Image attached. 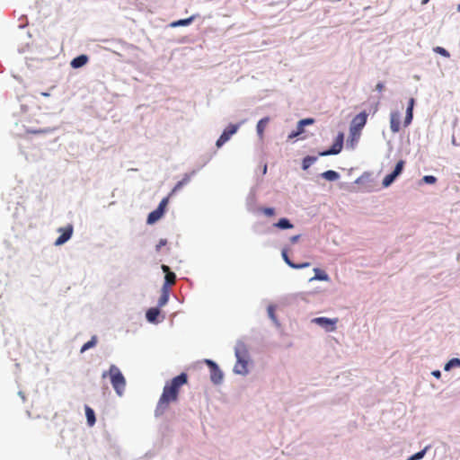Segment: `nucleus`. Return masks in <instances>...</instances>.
I'll list each match as a JSON object with an SVG mask.
<instances>
[{
    "label": "nucleus",
    "instance_id": "f257e3e1",
    "mask_svg": "<svg viewBox=\"0 0 460 460\" xmlns=\"http://www.w3.org/2000/svg\"><path fill=\"white\" fill-rule=\"evenodd\" d=\"M187 383L188 375L185 372L180 373L165 383L154 411L155 419L163 417L169 410L170 403L178 401L181 387Z\"/></svg>",
    "mask_w": 460,
    "mask_h": 460
},
{
    "label": "nucleus",
    "instance_id": "f03ea898",
    "mask_svg": "<svg viewBox=\"0 0 460 460\" xmlns=\"http://www.w3.org/2000/svg\"><path fill=\"white\" fill-rule=\"evenodd\" d=\"M344 146V133L340 131L335 137L332 146L318 152V155H305L301 162V169L307 171L317 160L318 156H328L339 155Z\"/></svg>",
    "mask_w": 460,
    "mask_h": 460
},
{
    "label": "nucleus",
    "instance_id": "7ed1b4c3",
    "mask_svg": "<svg viewBox=\"0 0 460 460\" xmlns=\"http://www.w3.org/2000/svg\"><path fill=\"white\" fill-rule=\"evenodd\" d=\"M368 113L367 111H362L357 114L351 120L349 125V134L346 141V147L348 149H354L358 143L361 131L367 121Z\"/></svg>",
    "mask_w": 460,
    "mask_h": 460
},
{
    "label": "nucleus",
    "instance_id": "20e7f679",
    "mask_svg": "<svg viewBox=\"0 0 460 460\" xmlns=\"http://www.w3.org/2000/svg\"><path fill=\"white\" fill-rule=\"evenodd\" d=\"M234 356L236 358V362L233 369L234 373L241 376L248 375L250 354L247 346L243 341H237L234 347Z\"/></svg>",
    "mask_w": 460,
    "mask_h": 460
},
{
    "label": "nucleus",
    "instance_id": "39448f33",
    "mask_svg": "<svg viewBox=\"0 0 460 460\" xmlns=\"http://www.w3.org/2000/svg\"><path fill=\"white\" fill-rule=\"evenodd\" d=\"M110 376L111 384L118 396H122L126 388V378L120 369L114 364L110 366L108 371H103L102 377Z\"/></svg>",
    "mask_w": 460,
    "mask_h": 460
},
{
    "label": "nucleus",
    "instance_id": "423d86ee",
    "mask_svg": "<svg viewBox=\"0 0 460 460\" xmlns=\"http://www.w3.org/2000/svg\"><path fill=\"white\" fill-rule=\"evenodd\" d=\"M179 415L180 413L173 410L164 416L157 429L158 434L163 439L173 432L174 425L179 420Z\"/></svg>",
    "mask_w": 460,
    "mask_h": 460
},
{
    "label": "nucleus",
    "instance_id": "0eeeda50",
    "mask_svg": "<svg viewBox=\"0 0 460 460\" xmlns=\"http://www.w3.org/2000/svg\"><path fill=\"white\" fill-rule=\"evenodd\" d=\"M204 363L209 369L211 383L215 385H221L224 381L225 375L218 364L210 358H205Z\"/></svg>",
    "mask_w": 460,
    "mask_h": 460
},
{
    "label": "nucleus",
    "instance_id": "6e6552de",
    "mask_svg": "<svg viewBox=\"0 0 460 460\" xmlns=\"http://www.w3.org/2000/svg\"><path fill=\"white\" fill-rule=\"evenodd\" d=\"M405 166V161L400 159L394 165L393 171L386 174L382 181V185L384 188L390 187L397 178L402 173Z\"/></svg>",
    "mask_w": 460,
    "mask_h": 460
},
{
    "label": "nucleus",
    "instance_id": "1a4fd4ad",
    "mask_svg": "<svg viewBox=\"0 0 460 460\" xmlns=\"http://www.w3.org/2000/svg\"><path fill=\"white\" fill-rule=\"evenodd\" d=\"M243 122L236 124L230 123L226 128H224L223 132L216 141V146L217 148L222 147L227 141H229L233 135H234Z\"/></svg>",
    "mask_w": 460,
    "mask_h": 460
},
{
    "label": "nucleus",
    "instance_id": "9d476101",
    "mask_svg": "<svg viewBox=\"0 0 460 460\" xmlns=\"http://www.w3.org/2000/svg\"><path fill=\"white\" fill-rule=\"evenodd\" d=\"M257 191H258V188L257 186H252L251 189H250V191L245 199V208H246V210L249 212V213H252V214H258V209H259V207L256 206L257 204Z\"/></svg>",
    "mask_w": 460,
    "mask_h": 460
},
{
    "label": "nucleus",
    "instance_id": "9b49d317",
    "mask_svg": "<svg viewBox=\"0 0 460 460\" xmlns=\"http://www.w3.org/2000/svg\"><path fill=\"white\" fill-rule=\"evenodd\" d=\"M337 322V318H329L325 316L315 317L312 320V323L322 327L327 332H331L336 330Z\"/></svg>",
    "mask_w": 460,
    "mask_h": 460
},
{
    "label": "nucleus",
    "instance_id": "f8f14e48",
    "mask_svg": "<svg viewBox=\"0 0 460 460\" xmlns=\"http://www.w3.org/2000/svg\"><path fill=\"white\" fill-rule=\"evenodd\" d=\"M58 231L60 233V234L55 240L54 245L61 246L71 239L74 233V226L72 224H67L64 227H59Z\"/></svg>",
    "mask_w": 460,
    "mask_h": 460
},
{
    "label": "nucleus",
    "instance_id": "ddd939ff",
    "mask_svg": "<svg viewBox=\"0 0 460 460\" xmlns=\"http://www.w3.org/2000/svg\"><path fill=\"white\" fill-rule=\"evenodd\" d=\"M171 287H172V281L169 279L168 277H164V283L161 288V296L157 302V307L161 308L164 306L170 298V292H171Z\"/></svg>",
    "mask_w": 460,
    "mask_h": 460
},
{
    "label": "nucleus",
    "instance_id": "4468645a",
    "mask_svg": "<svg viewBox=\"0 0 460 460\" xmlns=\"http://www.w3.org/2000/svg\"><path fill=\"white\" fill-rule=\"evenodd\" d=\"M281 257H282L283 261H285V263L288 267H290L291 269H294V270H302V269H305V268H308L311 266V262H309V261H303V262H299V263L294 262L288 255V247H284L282 249Z\"/></svg>",
    "mask_w": 460,
    "mask_h": 460
},
{
    "label": "nucleus",
    "instance_id": "2eb2a0df",
    "mask_svg": "<svg viewBox=\"0 0 460 460\" xmlns=\"http://www.w3.org/2000/svg\"><path fill=\"white\" fill-rule=\"evenodd\" d=\"M390 128L393 133H398L401 129V113L399 111H392L390 113Z\"/></svg>",
    "mask_w": 460,
    "mask_h": 460
},
{
    "label": "nucleus",
    "instance_id": "dca6fc26",
    "mask_svg": "<svg viewBox=\"0 0 460 460\" xmlns=\"http://www.w3.org/2000/svg\"><path fill=\"white\" fill-rule=\"evenodd\" d=\"M415 103H416V102H415L414 98L411 97L409 99L407 107H406L405 117H404V120H403V126L405 128L410 126L413 120V110H414Z\"/></svg>",
    "mask_w": 460,
    "mask_h": 460
},
{
    "label": "nucleus",
    "instance_id": "f3484780",
    "mask_svg": "<svg viewBox=\"0 0 460 460\" xmlns=\"http://www.w3.org/2000/svg\"><path fill=\"white\" fill-rule=\"evenodd\" d=\"M161 313V308L155 306L150 307L146 312V319L148 323L157 324L161 322L159 319V315Z\"/></svg>",
    "mask_w": 460,
    "mask_h": 460
},
{
    "label": "nucleus",
    "instance_id": "a211bd4d",
    "mask_svg": "<svg viewBox=\"0 0 460 460\" xmlns=\"http://www.w3.org/2000/svg\"><path fill=\"white\" fill-rule=\"evenodd\" d=\"M197 172V170H193L190 172H187L183 175V178L179 181L174 187L172 188V191L170 192L169 196L173 195L175 192L180 190L183 186L188 184L191 179L192 176H194Z\"/></svg>",
    "mask_w": 460,
    "mask_h": 460
},
{
    "label": "nucleus",
    "instance_id": "6ab92c4d",
    "mask_svg": "<svg viewBox=\"0 0 460 460\" xmlns=\"http://www.w3.org/2000/svg\"><path fill=\"white\" fill-rule=\"evenodd\" d=\"M197 17H199V13H194L190 17L179 19L176 21L172 22L169 26L171 28H176V27H185L190 25Z\"/></svg>",
    "mask_w": 460,
    "mask_h": 460
},
{
    "label": "nucleus",
    "instance_id": "aec40b11",
    "mask_svg": "<svg viewBox=\"0 0 460 460\" xmlns=\"http://www.w3.org/2000/svg\"><path fill=\"white\" fill-rule=\"evenodd\" d=\"M89 62V57L86 54H80L75 57L71 62L70 66L74 69H78L84 66Z\"/></svg>",
    "mask_w": 460,
    "mask_h": 460
},
{
    "label": "nucleus",
    "instance_id": "412c9836",
    "mask_svg": "<svg viewBox=\"0 0 460 460\" xmlns=\"http://www.w3.org/2000/svg\"><path fill=\"white\" fill-rule=\"evenodd\" d=\"M59 128L58 127H47L43 128H26L25 132L27 134H34V135H48L54 133Z\"/></svg>",
    "mask_w": 460,
    "mask_h": 460
},
{
    "label": "nucleus",
    "instance_id": "4be33fe9",
    "mask_svg": "<svg viewBox=\"0 0 460 460\" xmlns=\"http://www.w3.org/2000/svg\"><path fill=\"white\" fill-rule=\"evenodd\" d=\"M314 276L309 279V282L317 281H329L330 277L324 270L320 268H314Z\"/></svg>",
    "mask_w": 460,
    "mask_h": 460
},
{
    "label": "nucleus",
    "instance_id": "5701e85b",
    "mask_svg": "<svg viewBox=\"0 0 460 460\" xmlns=\"http://www.w3.org/2000/svg\"><path fill=\"white\" fill-rule=\"evenodd\" d=\"M270 122V117L266 116L261 118L256 125V132L258 137L262 139L264 136V130L267 127L268 123Z\"/></svg>",
    "mask_w": 460,
    "mask_h": 460
},
{
    "label": "nucleus",
    "instance_id": "b1692460",
    "mask_svg": "<svg viewBox=\"0 0 460 460\" xmlns=\"http://www.w3.org/2000/svg\"><path fill=\"white\" fill-rule=\"evenodd\" d=\"M164 214L163 212L157 210L156 208L153 211L149 212L146 217V224L151 226L159 221Z\"/></svg>",
    "mask_w": 460,
    "mask_h": 460
},
{
    "label": "nucleus",
    "instance_id": "393cba45",
    "mask_svg": "<svg viewBox=\"0 0 460 460\" xmlns=\"http://www.w3.org/2000/svg\"><path fill=\"white\" fill-rule=\"evenodd\" d=\"M319 176L322 179H324L325 181H335L341 178V174L334 170H327V171L320 173Z\"/></svg>",
    "mask_w": 460,
    "mask_h": 460
},
{
    "label": "nucleus",
    "instance_id": "a878e982",
    "mask_svg": "<svg viewBox=\"0 0 460 460\" xmlns=\"http://www.w3.org/2000/svg\"><path fill=\"white\" fill-rule=\"evenodd\" d=\"M273 226L280 230H288L294 227L293 223L288 217L279 218Z\"/></svg>",
    "mask_w": 460,
    "mask_h": 460
},
{
    "label": "nucleus",
    "instance_id": "bb28decb",
    "mask_svg": "<svg viewBox=\"0 0 460 460\" xmlns=\"http://www.w3.org/2000/svg\"><path fill=\"white\" fill-rule=\"evenodd\" d=\"M85 417L87 425L93 427L96 422V416L94 411L88 405H85Z\"/></svg>",
    "mask_w": 460,
    "mask_h": 460
},
{
    "label": "nucleus",
    "instance_id": "cd10ccee",
    "mask_svg": "<svg viewBox=\"0 0 460 460\" xmlns=\"http://www.w3.org/2000/svg\"><path fill=\"white\" fill-rule=\"evenodd\" d=\"M314 118H305V119H301L297 121L296 123V128L301 131V134H303L305 132V127L307 126H310V125H313L314 123Z\"/></svg>",
    "mask_w": 460,
    "mask_h": 460
},
{
    "label": "nucleus",
    "instance_id": "c85d7f7f",
    "mask_svg": "<svg viewBox=\"0 0 460 460\" xmlns=\"http://www.w3.org/2000/svg\"><path fill=\"white\" fill-rule=\"evenodd\" d=\"M97 342H98V337L96 335H93L88 341H86L85 343L83 344V346L80 349V352L84 353V352L89 350L90 349L94 348L96 346Z\"/></svg>",
    "mask_w": 460,
    "mask_h": 460
},
{
    "label": "nucleus",
    "instance_id": "c756f323",
    "mask_svg": "<svg viewBox=\"0 0 460 460\" xmlns=\"http://www.w3.org/2000/svg\"><path fill=\"white\" fill-rule=\"evenodd\" d=\"M455 367H460V358H452L444 365V371L448 372Z\"/></svg>",
    "mask_w": 460,
    "mask_h": 460
},
{
    "label": "nucleus",
    "instance_id": "7c9ffc66",
    "mask_svg": "<svg viewBox=\"0 0 460 460\" xmlns=\"http://www.w3.org/2000/svg\"><path fill=\"white\" fill-rule=\"evenodd\" d=\"M430 447H431L430 445L426 446L423 449L410 456L406 460H420V459H422Z\"/></svg>",
    "mask_w": 460,
    "mask_h": 460
},
{
    "label": "nucleus",
    "instance_id": "2f4dec72",
    "mask_svg": "<svg viewBox=\"0 0 460 460\" xmlns=\"http://www.w3.org/2000/svg\"><path fill=\"white\" fill-rule=\"evenodd\" d=\"M276 305H270L267 307L268 316L269 318L277 325L279 326V322L278 320V317L276 315Z\"/></svg>",
    "mask_w": 460,
    "mask_h": 460
},
{
    "label": "nucleus",
    "instance_id": "473e14b6",
    "mask_svg": "<svg viewBox=\"0 0 460 460\" xmlns=\"http://www.w3.org/2000/svg\"><path fill=\"white\" fill-rule=\"evenodd\" d=\"M371 177H372V172H364L359 177H358L355 181L353 182L354 184H358V185H361L365 182H367V181H371Z\"/></svg>",
    "mask_w": 460,
    "mask_h": 460
},
{
    "label": "nucleus",
    "instance_id": "72a5a7b5",
    "mask_svg": "<svg viewBox=\"0 0 460 460\" xmlns=\"http://www.w3.org/2000/svg\"><path fill=\"white\" fill-rule=\"evenodd\" d=\"M114 44V47L120 50H128L129 49H135L136 47L132 44H128L126 41H123L121 40H118L116 41H112Z\"/></svg>",
    "mask_w": 460,
    "mask_h": 460
},
{
    "label": "nucleus",
    "instance_id": "f704fd0d",
    "mask_svg": "<svg viewBox=\"0 0 460 460\" xmlns=\"http://www.w3.org/2000/svg\"><path fill=\"white\" fill-rule=\"evenodd\" d=\"M379 98H377L376 100H374L372 101V98H369L368 99V104H369V108H368V111H367L368 114L369 113H372V114H375L378 111V108H379Z\"/></svg>",
    "mask_w": 460,
    "mask_h": 460
},
{
    "label": "nucleus",
    "instance_id": "c9c22d12",
    "mask_svg": "<svg viewBox=\"0 0 460 460\" xmlns=\"http://www.w3.org/2000/svg\"><path fill=\"white\" fill-rule=\"evenodd\" d=\"M258 213H262L268 217H272L276 215V209L273 207H259Z\"/></svg>",
    "mask_w": 460,
    "mask_h": 460
},
{
    "label": "nucleus",
    "instance_id": "e433bc0d",
    "mask_svg": "<svg viewBox=\"0 0 460 460\" xmlns=\"http://www.w3.org/2000/svg\"><path fill=\"white\" fill-rule=\"evenodd\" d=\"M216 154V151H213L209 154H207L205 155H202L200 158H199V161H200V165L199 167L197 169V172L204 167L211 159L212 157L214 156V155Z\"/></svg>",
    "mask_w": 460,
    "mask_h": 460
},
{
    "label": "nucleus",
    "instance_id": "4c0bfd02",
    "mask_svg": "<svg viewBox=\"0 0 460 460\" xmlns=\"http://www.w3.org/2000/svg\"><path fill=\"white\" fill-rule=\"evenodd\" d=\"M162 270L165 273V276L164 277H168L169 279L172 281V283L173 282V280L176 279V274L171 270L170 267L167 266V265H164L163 264L162 265Z\"/></svg>",
    "mask_w": 460,
    "mask_h": 460
},
{
    "label": "nucleus",
    "instance_id": "58836bf2",
    "mask_svg": "<svg viewBox=\"0 0 460 460\" xmlns=\"http://www.w3.org/2000/svg\"><path fill=\"white\" fill-rule=\"evenodd\" d=\"M169 197L170 196H167V197H164V199H162V200L160 201V203L158 204L156 209L163 212V214L165 213L166 211V207L169 203Z\"/></svg>",
    "mask_w": 460,
    "mask_h": 460
},
{
    "label": "nucleus",
    "instance_id": "ea45409f",
    "mask_svg": "<svg viewBox=\"0 0 460 460\" xmlns=\"http://www.w3.org/2000/svg\"><path fill=\"white\" fill-rule=\"evenodd\" d=\"M433 51L444 58H449L450 53L448 50H447L445 48L438 46L433 49Z\"/></svg>",
    "mask_w": 460,
    "mask_h": 460
},
{
    "label": "nucleus",
    "instance_id": "a19ab883",
    "mask_svg": "<svg viewBox=\"0 0 460 460\" xmlns=\"http://www.w3.org/2000/svg\"><path fill=\"white\" fill-rule=\"evenodd\" d=\"M437 181L438 179L434 175H424L421 179V182L429 185L435 184Z\"/></svg>",
    "mask_w": 460,
    "mask_h": 460
},
{
    "label": "nucleus",
    "instance_id": "79ce46f5",
    "mask_svg": "<svg viewBox=\"0 0 460 460\" xmlns=\"http://www.w3.org/2000/svg\"><path fill=\"white\" fill-rule=\"evenodd\" d=\"M168 241L165 238H162L159 240L158 243L155 245V252H159L162 249V247L167 245Z\"/></svg>",
    "mask_w": 460,
    "mask_h": 460
},
{
    "label": "nucleus",
    "instance_id": "37998d69",
    "mask_svg": "<svg viewBox=\"0 0 460 460\" xmlns=\"http://www.w3.org/2000/svg\"><path fill=\"white\" fill-rule=\"evenodd\" d=\"M301 135V131H299L296 128V129L292 130L288 135V140H290V139H294L296 137H297L298 136Z\"/></svg>",
    "mask_w": 460,
    "mask_h": 460
},
{
    "label": "nucleus",
    "instance_id": "c03bdc74",
    "mask_svg": "<svg viewBox=\"0 0 460 460\" xmlns=\"http://www.w3.org/2000/svg\"><path fill=\"white\" fill-rule=\"evenodd\" d=\"M385 88V84L383 82H378L376 84V88L375 90L381 93Z\"/></svg>",
    "mask_w": 460,
    "mask_h": 460
},
{
    "label": "nucleus",
    "instance_id": "a18cd8bd",
    "mask_svg": "<svg viewBox=\"0 0 460 460\" xmlns=\"http://www.w3.org/2000/svg\"><path fill=\"white\" fill-rule=\"evenodd\" d=\"M300 237H301V234H296V235L291 236L289 238V241L291 243H296L299 241Z\"/></svg>",
    "mask_w": 460,
    "mask_h": 460
},
{
    "label": "nucleus",
    "instance_id": "49530a36",
    "mask_svg": "<svg viewBox=\"0 0 460 460\" xmlns=\"http://www.w3.org/2000/svg\"><path fill=\"white\" fill-rule=\"evenodd\" d=\"M431 375H432L435 378L439 379V378L441 377V371H440V370H438V369L433 370V371L431 372Z\"/></svg>",
    "mask_w": 460,
    "mask_h": 460
},
{
    "label": "nucleus",
    "instance_id": "de8ad7c7",
    "mask_svg": "<svg viewBox=\"0 0 460 460\" xmlns=\"http://www.w3.org/2000/svg\"><path fill=\"white\" fill-rule=\"evenodd\" d=\"M340 188L342 190H349V183H346V182H341Z\"/></svg>",
    "mask_w": 460,
    "mask_h": 460
},
{
    "label": "nucleus",
    "instance_id": "09e8293b",
    "mask_svg": "<svg viewBox=\"0 0 460 460\" xmlns=\"http://www.w3.org/2000/svg\"><path fill=\"white\" fill-rule=\"evenodd\" d=\"M267 171H268V164L265 163L263 165H262V168H261V174L262 175H265L267 173Z\"/></svg>",
    "mask_w": 460,
    "mask_h": 460
},
{
    "label": "nucleus",
    "instance_id": "8fccbe9b",
    "mask_svg": "<svg viewBox=\"0 0 460 460\" xmlns=\"http://www.w3.org/2000/svg\"><path fill=\"white\" fill-rule=\"evenodd\" d=\"M18 395L22 398V402H25V394L22 391H19Z\"/></svg>",
    "mask_w": 460,
    "mask_h": 460
},
{
    "label": "nucleus",
    "instance_id": "3c124183",
    "mask_svg": "<svg viewBox=\"0 0 460 460\" xmlns=\"http://www.w3.org/2000/svg\"><path fill=\"white\" fill-rule=\"evenodd\" d=\"M28 25V22H26L25 23H21L18 28L19 29H24L26 26Z\"/></svg>",
    "mask_w": 460,
    "mask_h": 460
},
{
    "label": "nucleus",
    "instance_id": "603ef678",
    "mask_svg": "<svg viewBox=\"0 0 460 460\" xmlns=\"http://www.w3.org/2000/svg\"><path fill=\"white\" fill-rule=\"evenodd\" d=\"M452 144H453L454 146H459V145L456 143V137H455L454 136L452 137Z\"/></svg>",
    "mask_w": 460,
    "mask_h": 460
},
{
    "label": "nucleus",
    "instance_id": "864d4df0",
    "mask_svg": "<svg viewBox=\"0 0 460 460\" xmlns=\"http://www.w3.org/2000/svg\"><path fill=\"white\" fill-rule=\"evenodd\" d=\"M429 2V0H421V4H427Z\"/></svg>",
    "mask_w": 460,
    "mask_h": 460
},
{
    "label": "nucleus",
    "instance_id": "5fc2aeb1",
    "mask_svg": "<svg viewBox=\"0 0 460 460\" xmlns=\"http://www.w3.org/2000/svg\"><path fill=\"white\" fill-rule=\"evenodd\" d=\"M456 10H457V12H459V13H460V4H457Z\"/></svg>",
    "mask_w": 460,
    "mask_h": 460
},
{
    "label": "nucleus",
    "instance_id": "6e6d98bb",
    "mask_svg": "<svg viewBox=\"0 0 460 460\" xmlns=\"http://www.w3.org/2000/svg\"><path fill=\"white\" fill-rule=\"evenodd\" d=\"M42 95H44V96H49V93H42Z\"/></svg>",
    "mask_w": 460,
    "mask_h": 460
},
{
    "label": "nucleus",
    "instance_id": "4d7b16f0",
    "mask_svg": "<svg viewBox=\"0 0 460 460\" xmlns=\"http://www.w3.org/2000/svg\"><path fill=\"white\" fill-rule=\"evenodd\" d=\"M113 52H114V54H117V55L120 56V54L118 53L116 50H113Z\"/></svg>",
    "mask_w": 460,
    "mask_h": 460
}]
</instances>
